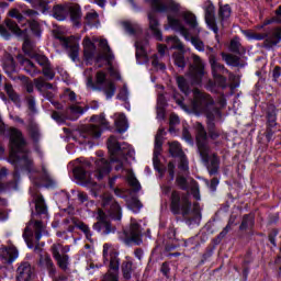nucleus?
Here are the masks:
<instances>
[{
    "label": "nucleus",
    "instance_id": "f257e3e1",
    "mask_svg": "<svg viewBox=\"0 0 281 281\" xmlns=\"http://www.w3.org/2000/svg\"><path fill=\"white\" fill-rule=\"evenodd\" d=\"M93 164L95 166L93 177L99 181L101 179H104V177H106V175L111 172V165L104 158H99L97 160L78 158L69 162V166H74L72 173L77 181L85 183V186H92L91 192L93 196H100L101 199V205L103 210L99 209L95 213V218L98 222L93 225V229H95V232H101V234H111L115 232V228L111 226L109 216L114 221H121L122 207H120V204H117V202H115L109 193H104V187L95 184V182H93V177H91V173L87 172V170H89V168H91ZM105 212H108V215Z\"/></svg>",
    "mask_w": 281,
    "mask_h": 281
},
{
    "label": "nucleus",
    "instance_id": "f03ea898",
    "mask_svg": "<svg viewBox=\"0 0 281 281\" xmlns=\"http://www.w3.org/2000/svg\"><path fill=\"white\" fill-rule=\"evenodd\" d=\"M9 135L11 146L10 161L14 164L16 171L13 173L14 181L8 184L7 190H16V177H19V170H25L33 183V187L30 188V193L35 203V212L36 214H47L45 199L36 189L40 188V186L52 188V186H54V180L45 167H43L42 173L34 169L30 153L25 149V139L23 138L21 131L11 127L9 130Z\"/></svg>",
    "mask_w": 281,
    "mask_h": 281
},
{
    "label": "nucleus",
    "instance_id": "7ed1b4c3",
    "mask_svg": "<svg viewBox=\"0 0 281 281\" xmlns=\"http://www.w3.org/2000/svg\"><path fill=\"white\" fill-rule=\"evenodd\" d=\"M150 3L151 8L156 10V12H166L168 25L175 32H179L183 38L190 41L191 44L198 52H205V44L199 37L194 36V34L201 33V27L199 26V22L196 21V15L183 8L177 0H146ZM183 22L190 27L188 30Z\"/></svg>",
    "mask_w": 281,
    "mask_h": 281
},
{
    "label": "nucleus",
    "instance_id": "20e7f679",
    "mask_svg": "<svg viewBox=\"0 0 281 281\" xmlns=\"http://www.w3.org/2000/svg\"><path fill=\"white\" fill-rule=\"evenodd\" d=\"M175 100L177 104L181 108L182 111L190 113L193 111L194 113H203L206 115L207 124H209V134L211 139H216L220 137L221 133L214 128V122H218L221 120V110L216 108L214 104V99L201 90H193V100L190 105L183 103L177 95H175Z\"/></svg>",
    "mask_w": 281,
    "mask_h": 281
},
{
    "label": "nucleus",
    "instance_id": "39448f33",
    "mask_svg": "<svg viewBox=\"0 0 281 281\" xmlns=\"http://www.w3.org/2000/svg\"><path fill=\"white\" fill-rule=\"evenodd\" d=\"M108 149L112 164H116L115 170H125L128 186H131L134 192H139L142 186L137 181V178H135L133 171L127 167L135 159V149L127 143L121 144L115 136H111L108 139Z\"/></svg>",
    "mask_w": 281,
    "mask_h": 281
},
{
    "label": "nucleus",
    "instance_id": "423d86ee",
    "mask_svg": "<svg viewBox=\"0 0 281 281\" xmlns=\"http://www.w3.org/2000/svg\"><path fill=\"white\" fill-rule=\"evenodd\" d=\"M95 43H99L100 47L97 63L104 60L109 65V72L111 78L120 80V71H117V68L113 67V64H111V61L113 60V53L111 52V48L109 47V42H106V40H98V37H94L91 41V38L86 37L83 40V54L86 60H91V58L95 56Z\"/></svg>",
    "mask_w": 281,
    "mask_h": 281
},
{
    "label": "nucleus",
    "instance_id": "0eeeda50",
    "mask_svg": "<svg viewBox=\"0 0 281 281\" xmlns=\"http://www.w3.org/2000/svg\"><path fill=\"white\" fill-rule=\"evenodd\" d=\"M171 212L173 214H182L190 224L195 223L199 225L201 221V206H199V203H194L192 210L190 195L187 193H181L179 191H173L171 193Z\"/></svg>",
    "mask_w": 281,
    "mask_h": 281
},
{
    "label": "nucleus",
    "instance_id": "6e6552de",
    "mask_svg": "<svg viewBox=\"0 0 281 281\" xmlns=\"http://www.w3.org/2000/svg\"><path fill=\"white\" fill-rule=\"evenodd\" d=\"M195 139L201 159L206 166L210 175H216L218 172L220 160L218 157H216V154L212 153L210 149V145H207V133L205 132V127H203V124L201 123H195Z\"/></svg>",
    "mask_w": 281,
    "mask_h": 281
},
{
    "label": "nucleus",
    "instance_id": "1a4fd4ad",
    "mask_svg": "<svg viewBox=\"0 0 281 281\" xmlns=\"http://www.w3.org/2000/svg\"><path fill=\"white\" fill-rule=\"evenodd\" d=\"M86 76H88L86 85L88 89H92L93 91H102L106 97V100H111L115 95V83L106 78V72L99 70L95 74L94 81L93 77L89 76L91 70L85 71Z\"/></svg>",
    "mask_w": 281,
    "mask_h": 281
},
{
    "label": "nucleus",
    "instance_id": "9d476101",
    "mask_svg": "<svg viewBox=\"0 0 281 281\" xmlns=\"http://www.w3.org/2000/svg\"><path fill=\"white\" fill-rule=\"evenodd\" d=\"M9 15L12 19H16V21L21 24V26H19V24L14 23L11 20L7 21L8 30H10V32H12V34H15V36H23V34H26L27 27H30V30H32V32L34 34L38 35V30H40L38 22H36V21L27 22V20H25L23 14H21V12L18 9H12L9 12ZM25 25H27V27H25Z\"/></svg>",
    "mask_w": 281,
    "mask_h": 281
},
{
    "label": "nucleus",
    "instance_id": "9b49d317",
    "mask_svg": "<svg viewBox=\"0 0 281 281\" xmlns=\"http://www.w3.org/2000/svg\"><path fill=\"white\" fill-rule=\"evenodd\" d=\"M243 34L248 41H265L263 45L268 48L276 47L281 41L280 27L272 29L266 33H256L251 30H246L243 31Z\"/></svg>",
    "mask_w": 281,
    "mask_h": 281
},
{
    "label": "nucleus",
    "instance_id": "f8f14e48",
    "mask_svg": "<svg viewBox=\"0 0 281 281\" xmlns=\"http://www.w3.org/2000/svg\"><path fill=\"white\" fill-rule=\"evenodd\" d=\"M53 16L57 21H65L70 16L72 23H78L82 19V10L78 4H57L53 8Z\"/></svg>",
    "mask_w": 281,
    "mask_h": 281
},
{
    "label": "nucleus",
    "instance_id": "ddd939ff",
    "mask_svg": "<svg viewBox=\"0 0 281 281\" xmlns=\"http://www.w3.org/2000/svg\"><path fill=\"white\" fill-rule=\"evenodd\" d=\"M43 234H45V225L40 221H31L24 229L23 238L27 247L32 249V247H34V238L35 241L38 243Z\"/></svg>",
    "mask_w": 281,
    "mask_h": 281
},
{
    "label": "nucleus",
    "instance_id": "4468645a",
    "mask_svg": "<svg viewBox=\"0 0 281 281\" xmlns=\"http://www.w3.org/2000/svg\"><path fill=\"white\" fill-rule=\"evenodd\" d=\"M102 131L98 125H87L75 132L74 139L80 144H91V139H98Z\"/></svg>",
    "mask_w": 281,
    "mask_h": 281
},
{
    "label": "nucleus",
    "instance_id": "2eb2a0df",
    "mask_svg": "<svg viewBox=\"0 0 281 281\" xmlns=\"http://www.w3.org/2000/svg\"><path fill=\"white\" fill-rule=\"evenodd\" d=\"M121 239L125 245H131V243H134V245H142V229L135 218H131L130 227L124 229Z\"/></svg>",
    "mask_w": 281,
    "mask_h": 281
},
{
    "label": "nucleus",
    "instance_id": "dca6fc26",
    "mask_svg": "<svg viewBox=\"0 0 281 281\" xmlns=\"http://www.w3.org/2000/svg\"><path fill=\"white\" fill-rule=\"evenodd\" d=\"M203 60L201 57L194 55L193 56V65L190 67L189 70V78L192 85H201L203 82V76H205Z\"/></svg>",
    "mask_w": 281,
    "mask_h": 281
},
{
    "label": "nucleus",
    "instance_id": "f3484780",
    "mask_svg": "<svg viewBox=\"0 0 281 281\" xmlns=\"http://www.w3.org/2000/svg\"><path fill=\"white\" fill-rule=\"evenodd\" d=\"M166 43L171 49L180 50L173 55V60H175V65H177V67H180V69H183V67H186V58L183 57V53H182L183 44L177 36L167 37Z\"/></svg>",
    "mask_w": 281,
    "mask_h": 281
},
{
    "label": "nucleus",
    "instance_id": "a211bd4d",
    "mask_svg": "<svg viewBox=\"0 0 281 281\" xmlns=\"http://www.w3.org/2000/svg\"><path fill=\"white\" fill-rule=\"evenodd\" d=\"M164 135H165L164 128H159L155 137V148H154V158H153L154 168L155 170H157V172H159L160 177H164V173L166 172V169H164L159 164V155H161Z\"/></svg>",
    "mask_w": 281,
    "mask_h": 281
},
{
    "label": "nucleus",
    "instance_id": "6ab92c4d",
    "mask_svg": "<svg viewBox=\"0 0 281 281\" xmlns=\"http://www.w3.org/2000/svg\"><path fill=\"white\" fill-rule=\"evenodd\" d=\"M169 153L172 157H178L180 164L178 166L179 170L181 172H188L190 169L188 165V158H186V155L183 154V150L181 149V145L179 142H172L169 144Z\"/></svg>",
    "mask_w": 281,
    "mask_h": 281
},
{
    "label": "nucleus",
    "instance_id": "aec40b11",
    "mask_svg": "<svg viewBox=\"0 0 281 281\" xmlns=\"http://www.w3.org/2000/svg\"><path fill=\"white\" fill-rule=\"evenodd\" d=\"M53 256L55 260H57V265L60 269H67V265H69V257L65 254L69 251V247H63L60 244L53 245Z\"/></svg>",
    "mask_w": 281,
    "mask_h": 281
},
{
    "label": "nucleus",
    "instance_id": "412c9836",
    "mask_svg": "<svg viewBox=\"0 0 281 281\" xmlns=\"http://www.w3.org/2000/svg\"><path fill=\"white\" fill-rule=\"evenodd\" d=\"M212 71H213V78L215 79V82L220 87H225V82L227 79L223 77V75L227 74V69H225V66L221 65L218 61H216L215 57L210 58Z\"/></svg>",
    "mask_w": 281,
    "mask_h": 281
},
{
    "label": "nucleus",
    "instance_id": "4be33fe9",
    "mask_svg": "<svg viewBox=\"0 0 281 281\" xmlns=\"http://www.w3.org/2000/svg\"><path fill=\"white\" fill-rule=\"evenodd\" d=\"M34 85L38 91H41L42 93H45L47 100H49L52 104H56V102L53 101L56 89L52 83L45 82V79L43 78H37L34 80Z\"/></svg>",
    "mask_w": 281,
    "mask_h": 281
},
{
    "label": "nucleus",
    "instance_id": "5701e85b",
    "mask_svg": "<svg viewBox=\"0 0 281 281\" xmlns=\"http://www.w3.org/2000/svg\"><path fill=\"white\" fill-rule=\"evenodd\" d=\"M203 10L205 12L206 25L216 34V32H218V27L216 26V19L214 18V4L212 1L206 0L203 4Z\"/></svg>",
    "mask_w": 281,
    "mask_h": 281
},
{
    "label": "nucleus",
    "instance_id": "b1692460",
    "mask_svg": "<svg viewBox=\"0 0 281 281\" xmlns=\"http://www.w3.org/2000/svg\"><path fill=\"white\" fill-rule=\"evenodd\" d=\"M148 45V41H139L137 40L135 43L136 47V60L138 65H144V63H148V53L146 52V46Z\"/></svg>",
    "mask_w": 281,
    "mask_h": 281
},
{
    "label": "nucleus",
    "instance_id": "393cba45",
    "mask_svg": "<svg viewBox=\"0 0 281 281\" xmlns=\"http://www.w3.org/2000/svg\"><path fill=\"white\" fill-rule=\"evenodd\" d=\"M0 257L2 265H12L19 258V250L15 247L2 248Z\"/></svg>",
    "mask_w": 281,
    "mask_h": 281
},
{
    "label": "nucleus",
    "instance_id": "a878e982",
    "mask_svg": "<svg viewBox=\"0 0 281 281\" xmlns=\"http://www.w3.org/2000/svg\"><path fill=\"white\" fill-rule=\"evenodd\" d=\"M65 223L66 225H69L67 228L68 232H72L75 227H78L79 229H81V232H83V234H86V238H88V240L91 238V231L89 229V226H87V224L79 222L74 217L66 218Z\"/></svg>",
    "mask_w": 281,
    "mask_h": 281
},
{
    "label": "nucleus",
    "instance_id": "bb28decb",
    "mask_svg": "<svg viewBox=\"0 0 281 281\" xmlns=\"http://www.w3.org/2000/svg\"><path fill=\"white\" fill-rule=\"evenodd\" d=\"M149 30L156 37V41H162L161 30L159 29V20H157V13L154 11L148 13Z\"/></svg>",
    "mask_w": 281,
    "mask_h": 281
},
{
    "label": "nucleus",
    "instance_id": "cd10ccee",
    "mask_svg": "<svg viewBox=\"0 0 281 281\" xmlns=\"http://www.w3.org/2000/svg\"><path fill=\"white\" fill-rule=\"evenodd\" d=\"M60 43H63L64 47L66 49H69V56L72 60H76L78 58V52H79V46L78 42L74 41L72 38L69 37H59Z\"/></svg>",
    "mask_w": 281,
    "mask_h": 281
},
{
    "label": "nucleus",
    "instance_id": "c85d7f7f",
    "mask_svg": "<svg viewBox=\"0 0 281 281\" xmlns=\"http://www.w3.org/2000/svg\"><path fill=\"white\" fill-rule=\"evenodd\" d=\"M114 124L119 133H126L128 131V121H126L124 113L114 114Z\"/></svg>",
    "mask_w": 281,
    "mask_h": 281
},
{
    "label": "nucleus",
    "instance_id": "c756f323",
    "mask_svg": "<svg viewBox=\"0 0 281 281\" xmlns=\"http://www.w3.org/2000/svg\"><path fill=\"white\" fill-rule=\"evenodd\" d=\"M18 281H30L32 280V266L30 263H22L18 268Z\"/></svg>",
    "mask_w": 281,
    "mask_h": 281
},
{
    "label": "nucleus",
    "instance_id": "7c9ffc66",
    "mask_svg": "<svg viewBox=\"0 0 281 281\" xmlns=\"http://www.w3.org/2000/svg\"><path fill=\"white\" fill-rule=\"evenodd\" d=\"M3 69L8 76H11L16 71V66L14 65V58L10 55L7 56V59L3 61Z\"/></svg>",
    "mask_w": 281,
    "mask_h": 281
},
{
    "label": "nucleus",
    "instance_id": "2f4dec72",
    "mask_svg": "<svg viewBox=\"0 0 281 281\" xmlns=\"http://www.w3.org/2000/svg\"><path fill=\"white\" fill-rule=\"evenodd\" d=\"M22 66L24 67L25 71L30 74V76H36L37 74H41V70L36 69V66L30 59H23Z\"/></svg>",
    "mask_w": 281,
    "mask_h": 281
},
{
    "label": "nucleus",
    "instance_id": "473e14b6",
    "mask_svg": "<svg viewBox=\"0 0 281 281\" xmlns=\"http://www.w3.org/2000/svg\"><path fill=\"white\" fill-rule=\"evenodd\" d=\"M22 48L23 52L30 56V58H32L37 53L36 46L30 40L24 41Z\"/></svg>",
    "mask_w": 281,
    "mask_h": 281
},
{
    "label": "nucleus",
    "instance_id": "72a5a7b5",
    "mask_svg": "<svg viewBox=\"0 0 281 281\" xmlns=\"http://www.w3.org/2000/svg\"><path fill=\"white\" fill-rule=\"evenodd\" d=\"M123 27L128 32V34H137L142 29L139 27V24L136 22L125 21L123 22Z\"/></svg>",
    "mask_w": 281,
    "mask_h": 281
},
{
    "label": "nucleus",
    "instance_id": "f704fd0d",
    "mask_svg": "<svg viewBox=\"0 0 281 281\" xmlns=\"http://www.w3.org/2000/svg\"><path fill=\"white\" fill-rule=\"evenodd\" d=\"M178 87L184 95H188L190 93V83L188 80H186L183 77H178L177 78Z\"/></svg>",
    "mask_w": 281,
    "mask_h": 281
},
{
    "label": "nucleus",
    "instance_id": "c9c22d12",
    "mask_svg": "<svg viewBox=\"0 0 281 281\" xmlns=\"http://www.w3.org/2000/svg\"><path fill=\"white\" fill-rule=\"evenodd\" d=\"M224 60L232 67H240V58L236 55H225Z\"/></svg>",
    "mask_w": 281,
    "mask_h": 281
},
{
    "label": "nucleus",
    "instance_id": "e433bc0d",
    "mask_svg": "<svg viewBox=\"0 0 281 281\" xmlns=\"http://www.w3.org/2000/svg\"><path fill=\"white\" fill-rule=\"evenodd\" d=\"M31 58H34V60H36V63H38L41 65V67H47L49 65V59H47V57L41 53H35Z\"/></svg>",
    "mask_w": 281,
    "mask_h": 281
},
{
    "label": "nucleus",
    "instance_id": "4c0bfd02",
    "mask_svg": "<svg viewBox=\"0 0 281 281\" xmlns=\"http://www.w3.org/2000/svg\"><path fill=\"white\" fill-rule=\"evenodd\" d=\"M123 276L126 280H131V276L133 273V262L131 261H125L123 262Z\"/></svg>",
    "mask_w": 281,
    "mask_h": 281
},
{
    "label": "nucleus",
    "instance_id": "58836bf2",
    "mask_svg": "<svg viewBox=\"0 0 281 281\" xmlns=\"http://www.w3.org/2000/svg\"><path fill=\"white\" fill-rule=\"evenodd\" d=\"M91 122H95L99 126H102V128H109V122H106V119L104 117L103 114L100 116L94 115L91 117Z\"/></svg>",
    "mask_w": 281,
    "mask_h": 281
},
{
    "label": "nucleus",
    "instance_id": "ea45409f",
    "mask_svg": "<svg viewBox=\"0 0 281 281\" xmlns=\"http://www.w3.org/2000/svg\"><path fill=\"white\" fill-rule=\"evenodd\" d=\"M271 23H281V7L276 11V16L272 18L271 20H268L263 23L262 26H258L259 30H262L265 25H271Z\"/></svg>",
    "mask_w": 281,
    "mask_h": 281
},
{
    "label": "nucleus",
    "instance_id": "a19ab883",
    "mask_svg": "<svg viewBox=\"0 0 281 281\" xmlns=\"http://www.w3.org/2000/svg\"><path fill=\"white\" fill-rule=\"evenodd\" d=\"M232 16V8H229L228 4H225L220 8V18L222 21H225L226 19H229Z\"/></svg>",
    "mask_w": 281,
    "mask_h": 281
},
{
    "label": "nucleus",
    "instance_id": "79ce46f5",
    "mask_svg": "<svg viewBox=\"0 0 281 281\" xmlns=\"http://www.w3.org/2000/svg\"><path fill=\"white\" fill-rule=\"evenodd\" d=\"M248 227H254V216L245 215L240 225V229H248Z\"/></svg>",
    "mask_w": 281,
    "mask_h": 281
},
{
    "label": "nucleus",
    "instance_id": "37998d69",
    "mask_svg": "<svg viewBox=\"0 0 281 281\" xmlns=\"http://www.w3.org/2000/svg\"><path fill=\"white\" fill-rule=\"evenodd\" d=\"M127 206L132 210V212L137 213L139 212V210H142V202H139V200H137V198H133Z\"/></svg>",
    "mask_w": 281,
    "mask_h": 281
},
{
    "label": "nucleus",
    "instance_id": "c03bdc74",
    "mask_svg": "<svg viewBox=\"0 0 281 281\" xmlns=\"http://www.w3.org/2000/svg\"><path fill=\"white\" fill-rule=\"evenodd\" d=\"M70 113L74 115L69 117L70 120H78V115H82L85 110L80 105H71Z\"/></svg>",
    "mask_w": 281,
    "mask_h": 281
},
{
    "label": "nucleus",
    "instance_id": "a18cd8bd",
    "mask_svg": "<svg viewBox=\"0 0 281 281\" xmlns=\"http://www.w3.org/2000/svg\"><path fill=\"white\" fill-rule=\"evenodd\" d=\"M4 90L13 102H19V95H16V93L14 92L12 85L5 83Z\"/></svg>",
    "mask_w": 281,
    "mask_h": 281
},
{
    "label": "nucleus",
    "instance_id": "49530a36",
    "mask_svg": "<svg viewBox=\"0 0 281 281\" xmlns=\"http://www.w3.org/2000/svg\"><path fill=\"white\" fill-rule=\"evenodd\" d=\"M33 8H36L41 12H47V10H49L47 2H45L44 0H34Z\"/></svg>",
    "mask_w": 281,
    "mask_h": 281
},
{
    "label": "nucleus",
    "instance_id": "de8ad7c7",
    "mask_svg": "<svg viewBox=\"0 0 281 281\" xmlns=\"http://www.w3.org/2000/svg\"><path fill=\"white\" fill-rule=\"evenodd\" d=\"M40 262L42 267H45L46 269H52V267H54L52 258L47 255L41 256Z\"/></svg>",
    "mask_w": 281,
    "mask_h": 281
},
{
    "label": "nucleus",
    "instance_id": "09e8293b",
    "mask_svg": "<svg viewBox=\"0 0 281 281\" xmlns=\"http://www.w3.org/2000/svg\"><path fill=\"white\" fill-rule=\"evenodd\" d=\"M117 100H122L123 102H128V88L124 86L119 94H117Z\"/></svg>",
    "mask_w": 281,
    "mask_h": 281
},
{
    "label": "nucleus",
    "instance_id": "8fccbe9b",
    "mask_svg": "<svg viewBox=\"0 0 281 281\" xmlns=\"http://www.w3.org/2000/svg\"><path fill=\"white\" fill-rule=\"evenodd\" d=\"M169 124H170V133H175V126L179 124V116L177 114H171L169 119Z\"/></svg>",
    "mask_w": 281,
    "mask_h": 281
},
{
    "label": "nucleus",
    "instance_id": "3c124183",
    "mask_svg": "<svg viewBox=\"0 0 281 281\" xmlns=\"http://www.w3.org/2000/svg\"><path fill=\"white\" fill-rule=\"evenodd\" d=\"M151 65L154 69H157L158 71H164V69H166V65L159 63V59H157V55L153 56Z\"/></svg>",
    "mask_w": 281,
    "mask_h": 281
},
{
    "label": "nucleus",
    "instance_id": "603ef678",
    "mask_svg": "<svg viewBox=\"0 0 281 281\" xmlns=\"http://www.w3.org/2000/svg\"><path fill=\"white\" fill-rule=\"evenodd\" d=\"M268 123L270 126H276V108L271 106V112H268Z\"/></svg>",
    "mask_w": 281,
    "mask_h": 281
},
{
    "label": "nucleus",
    "instance_id": "864d4df0",
    "mask_svg": "<svg viewBox=\"0 0 281 281\" xmlns=\"http://www.w3.org/2000/svg\"><path fill=\"white\" fill-rule=\"evenodd\" d=\"M231 49L232 52H240V40L238 37L231 41Z\"/></svg>",
    "mask_w": 281,
    "mask_h": 281
},
{
    "label": "nucleus",
    "instance_id": "5fc2aeb1",
    "mask_svg": "<svg viewBox=\"0 0 281 281\" xmlns=\"http://www.w3.org/2000/svg\"><path fill=\"white\" fill-rule=\"evenodd\" d=\"M182 138L187 140L188 144H193L192 135L190 134V130H188V127L183 128Z\"/></svg>",
    "mask_w": 281,
    "mask_h": 281
},
{
    "label": "nucleus",
    "instance_id": "6e6d98bb",
    "mask_svg": "<svg viewBox=\"0 0 281 281\" xmlns=\"http://www.w3.org/2000/svg\"><path fill=\"white\" fill-rule=\"evenodd\" d=\"M43 74L44 76H46V78H49V80L54 78V70H52V67H49V64L43 67Z\"/></svg>",
    "mask_w": 281,
    "mask_h": 281
},
{
    "label": "nucleus",
    "instance_id": "4d7b16f0",
    "mask_svg": "<svg viewBox=\"0 0 281 281\" xmlns=\"http://www.w3.org/2000/svg\"><path fill=\"white\" fill-rule=\"evenodd\" d=\"M86 19L88 21V23H93V21L98 20V12L95 11H90L87 13Z\"/></svg>",
    "mask_w": 281,
    "mask_h": 281
},
{
    "label": "nucleus",
    "instance_id": "13d9d810",
    "mask_svg": "<svg viewBox=\"0 0 281 281\" xmlns=\"http://www.w3.org/2000/svg\"><path fill=\"white\" fill-rule=\"evenodd\" d=\"M27 105L30 111H32V113H36V101L34 100V98L30 97L27 99Z\"/></svg>",
    "mask_w": 281,
    "mask_h": 281
},
{
    "label": "nucleus",
    "instance_id": "bf43d9fd",
    "mask_svg": "<svg viewBox=\"0 0 281 281\" xmlns=\"http://www.w3.org/2000/svg\"><path fill=\"white\" fill-rule=\"evenodd\" d=\"M157 108H160V109L166 108V97H164V94H158Z\"/></svg>",
    "mask_w": 281,
    "mask_h": 281
},
{
    "label": "nucleus",
    "instance_id": "052dcab7",
    "mask_svg": "<svg viewBox=\"0 0 281 281\" xmlns=\"http://www.w3.org/2000/svg\"><path fill=\"white\" fill-rule=\"evenodd\" d=\"M65 98H67L70 102H74L76 100V92L71 90H66L64 92Z\"/></svg>",
    "mask_w": 281,
    "mask_h": 281
},
{
    "label": "nucleus",
    "instance_id": "680f3d73",
    "mask_svg": "<svg viewBox=\"0 0 281 281\" xmlns=\"http://www.w3.org/2000/svg\"><path fill=\"white\" fill-rule=\"evenodd\" d=\"M191 194L196 199V201H201V194H199V186L193 184L191 188Z\"/></svg>",
    "mask_w": 281,
    "mask_h": 281
},
{
    "label": "nucleus",
    "instance_id": "e2e57ef3",
    "mask_svg": "<svg viewBox=\"0 0 281 281\" xmlns=\"http://www.w3.org/2000/svg\"><path fill=\"white\" fill-rule=\"evenodd\" d=\"M177 181H178V186L181 187L182 189L188 188V186H187L188 180H186L184 177L179 176V177L177 178Z\"/></svg>",
    "mask_w": 281,
    "mask_h": 281
},
{
    "label": "nucleus",
    "instance_id": "0e129e2a",
    "mask_svg": "<svg viewBox=\"0 0 281 281\" xmlns=\"http://www.w3.org/2000/svg\"><path fill=\"white\" fill-rule=\"evenodd\" d=\"M167 170H168L169 177L172 181V179H175V164L169 162Z\"/></svg>",
    "mask_w": 281,
    "mask_h": 281
},
{
    "label": "nucleus",
    "instance_id": "69168bd1",
    "mask_svg": "<svg viewBox=\"0 0 281 281\" xmlns=\"http://www.w3.org/2000/svg\"><path fill=\"white\" fill-rule=\"evenodd\" d=\"M53 120H55V122H58L59 124L65 122V119L58 113V112H54L52 114Z\"/></svg>",
    "mask_w": 281,
    "mask_h": 281
},
{
    "label": "nucleus",
    "instance_id": "338daca9",
    "mask_svg": "<svg viewBox=\"0 0 281 281\" xmlns=\"http://www.w3.org/2000/svg\"><path fill=\"white\" fill-rule=\"evenodd\" d=\"M78 200L81 202V203H85L89 200V196H87V193L85 192H79L78 193Z\"/></svg>",
    "mask_w": 281,
    "mask_h": 281
},
{
    "label": "nucleus",
    "instance_id": "774afa93",
    "mask_svg": "<svg viewBox=\"0 0 281 281\" xmlns=\"http://www.w3.org/2000/svg\"><path fill=\"white\" fill-rule=\"evenodd\" d=\"M166 115V112L164 108H157V117L158 120H164V116Z\"/></svg>",
    "mask_w": 281,
    "mask_h": 281
}]
</instances>
